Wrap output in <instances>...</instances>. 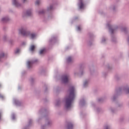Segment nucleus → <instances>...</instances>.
<instances>
[{"label":"nucleus","mask_w":129,"mask_h":129,"mask_svg":"<svg viewBox=\"0 0 129 129\" xmlns=\"http://www.w3.org/2000/svg\"><path fill=\"white\" fill-rule=\"evenodd\" d=\"M5 57V53H2L0 54V59H2V58Z\"/></svg>","instance_id":"obj_13"},{"label":"nucleus","mask_w":129,"mask_h":129,"mask_svg":"<svg viewBox=\"0 0 129 129\" xmlns=\"http://www.w3.org/2000/svg\"><path fill=\"white\" fill-rule=\"evenodd\" d=\"M78 7L80 10L84 9V7H85V4H84V2H83V0H79Z\"/></svg>","instance_id":"obj_3"},{"label":"nucleus","mask_w":129,"mask_h":129,"mask_svg":"<svg viewBox=\"0 0 129 129\" xmlns=\"http://www.w3.org/2000/svg\"><path fill=\"white\" fill-rule=\"evenodd\" d=\"M0 98L4 99V98H5V96H4V95L0 94Z\"/></svg>","instance_id":"obj_15"},{"label":"nucleus","mask_w":129,"mask_h":129,"mask_svg":"<svg viewBox=\"0 0 129 129\" xmlns=\"http://www.w3.org/2000/svg\"><path fill=\"white\" fill-rule=\"evenodd\" d=\"M45 51H46V49L43 48L40 50L39 53L40 54H43V53H45Z\"/></svg>","instance_id":"obj_9"},{"label":"nucleus","mask_w":129,"mask_h":129,"mask_svg":"<svg viewBox=\"0 0 129 129\" xmlns=\"http://www.w3.org/2000/svg\"><path fill=\"white\" fill-rule=\"evenodd\" d=\"M24 2L25 3V2H26V0H23Z\"/></svg>","instance_id":"obj_22"},{"label":"nucleus","mask_w":129,"mask_h":129,"mask_svg":"<svg viewBox=\"0 0 129 129\" xmlns=\"http://www.w3.org/2000/svg\"><path fill=\"white\" fill-rule=\"evenodd\" d=\"M1 86V85L0 84V87Z\"/></svg>","instance_id":"obj_25"},{"label":"nucleus","mask_w":129,"mask_h":129,"mask_svg":"<svg viewBox=\"0 0 129 129\" xmlns=\"http://www.w3.org/2000/svg\"><path fill=\"white\" fill-rule=\"evenodd\" d=\"M87 84H88V83L87 81H86V82H85V83L84 84V86H86V85H87Z\"/></svg>","instance_id":"obj_16"},{"label":"nucleus","mask_w":129,"mask_h":129,"mask_svg":"<svg viewBox=\"0 0 129 129\" xmlns=\"http://www.w3.org/2000/svg\"><path fill=\"white\" fill-rule=\"evenodd\" d=\"M52 8L53 7L52 6H50L49 10H52Z\"/></svg>","instance_id":"obj_19"},{"label":"nucleus","mask_w":129,"mask_h":129,"mask_svg":"<svg viewBox=\"0 0 129 129\" xmlns=\"http://www.w3.org/2000/svg\"><path fill=\"white\" fill-rule=\"evenodd\" d=\"M19 33L23 36H28V35H29L31 39H34V38H36V34L34 33H31L30 34L29 32L26 31V30L23 28H21L19 30Z\"/></svg>","instance_id":"obj_2"},{"label":"nucleus","mask_w":129,"mask_h":129,"mask_svg":"<svg viewBox=\"0 0 129 129\" xmlns=\"http://www.w3.org/2000/svg\"><path fill=\"white\" fill-rule=\"evenodd\" d=\"M20 52V49H17L15 51L16 54H17V53H19Z\"/></svg>","instance_id":"obj_14"},{"label":"nucleus","mask_w":129,"mask_h":129,"mask_svg":"<svg viewBox=\"0 0 129 129\" xmlns=\"http://www.w3.org/2000/svg\"><path fill=\"white\" fill-rule=\"evenodd\" d=\"M75 89L74 87H71L69 91V95L66 99V107L67 108H70L71 107V104L75 98Z\"/></svg>","instance_id":"obj_1"},{"label":"nucleus","mask_w":129,"mask_h":129,"mask_svg":"<svg viewBox=\"0 0 129 129\" xmlns=\"http://www.w3.org/2000/svg\"><path fill=\"white\" fill-rule=\"evenodd\" d=\"M32 64H33V61H28L27 62V65L28 68H31V66H32Z\"/></svg>","instance_id":"obj_6"},{"label":"nucleus","mask_w":129,"mask_h":129,"mask_svg":"<svg viewBox=\"0 0 129 129\" xmlns=\"http://www.w3.org/2000/svg\"><path fill=\"white\" fill-rule=\"evenodd\" d=\"M42 13H43V12H41V13L42 14Z\"/></svg>","instance_id":"obj_24"},{"label":"nucleus","mask_w":129,"mask_h":129,"mask_svg":"<svg viewBox=\"0 0 129 129\" xmlns=\"http://www.w3.org/2000/svg\"><path fill=\"white\" fill-rule=\"evenodd\" d=\"M106 129H108V126H106Z\"/></svg>","instance_id":"obj_20"},{"label":"nucleus","mask_w":129,"mask_h":129,"mask_svg":"<svg viewBox=\"0 0 129 129\" xmlns=\"http://www.w3.org/2000/svg\"><path fill=\"white\" fill-rule=\"evenodd\" d=\"M35 48H36V46H35V45H32L30 46V51L33 52V51H34V50H35Z\"/></svg>","instance_id":"obj_7"},{"label":"nucleus","mask_w":129,"mask_h":129,"mask_svg":"<svg viewBox=\"0 0 129 129\" xmlns=\"http://www.w3.org/2000/svg\"><path fill=\"white\" fill-rule=\"evenodd\" d=\"M69 78V77L68 76H63L62 78L63 83H67V82H68Z\"/></svg>","instance_id":"obj_4"},{"label":"nucleus","mask_w":129,"mask_h":129,"mask_svg":"<svg viewBox=\"0 0 129 129\" xmlns=\"http://www.w3.org/2000/svg\"><path fill=\"white\" fill-rule=\"evenodd\" d=\"M40 4V1H37L36 2V5H39Z\"/></svg>","instance_id":"obj_18"},{"label":"nucleus","mask_w":129,"mask_h":129,"mask_svg":"<svg viewBox=\"0 0 129 129\" xmlns=\"http://www.w3.org/2000/svg\"><path fill=\"white\" fill-rule=\"evenodd\" d=\"M73 128V125L72 124H70L68 125V129H72Z\"/></svg>","instance_id":"obj_10"},{"label":"nucleus","mask_w":129,"mask_h":129,"mask_svg":"<svg viewBox=\"0 0 129 129\" xmlns=\"http://www.w3.org/2000/svg\"><path fill=\"white\" fill-rule=\"evenodd\" d=\"M9 21V19L8 18H4L2 19V22H7Z\"/></svg>","instance_id":"obj_11"},{"label":"nucleus","mask_w":129,"mask_h":129,"mask_svg":"<svg viewBox=\"0 0 129 129\" xmlns=\"http://www.w3.org/2000/svg\"><path fill=\"white\" fill-rule=\"evenodd\" d=\"M77 29H78V31H80V30H81V27H80V26H78L77 27Z\"/></svg>","instance_id":"obj_17"},{"label":"nucleus","mask_w":129,"mask_h":129,"mask_svg":"<svg viewBox=\"0 0 129 129\" xmlns=\"http://www.w3.org/2000/svg\"><path fill=\"white\" fill-rule=\"evenodd\" d=\"M68 62H71L72 61V57H69L67 59Z\"/></svg>","instance_id":"obj_12"},{"label":"nucleus","mask_w":129,"mask_h":129,"mask_svg":"<svg viewBox=\"0 0 129 129\" xmlns=\"http://www.w3.org/2000/svg\"><path fill=\"white\" fill-rule=\"evenodd\" d=\"M32 15V12H31L30 10H29L26 13V16L27 17H30V16H31Z\"/></svg>","instance_id":"obj_8"},{"label":"nucleus","mask_w":129,"mask_h":129,"mask_svg":"<svg viewBox=\"0 0 129 129\" xmlns=\"http://www.w3.org/2000/svg\"><path fill=\"white\" fill-rule=\"evenodd\" d=\"M111 32H112V33H113V31H112V30H111Z\"/></svg>","instance_id":"obj_23"},{"label":"nucleus","mask_w":129,"mask_h":129,"mask_svg":"<svg viewBox=\"0 0 129 129\" xmlns=\"http://www.w3.org/2000/svg\"><path fill=\"white\" fill-rule=\"evenodd\" d=\"M1 116H2V114L0 113V118Z\"/></svg>","instance_id":"obj_21"},{"label":"nucleus","mask_w":129,"mask_h":129,"mask_svg":"<svg viewBox=\"0 0 129 129\" xmlns=\"http://www.w3.org/2000/svg\"><path fill=\"white\" fill-rule=\"evenodd\" d=\"M13 4L14 6H16V7H19V6H20V4L18 3L17 0H13Z\"/></svg>","instance_id":"obj_5"}]
</instances>
